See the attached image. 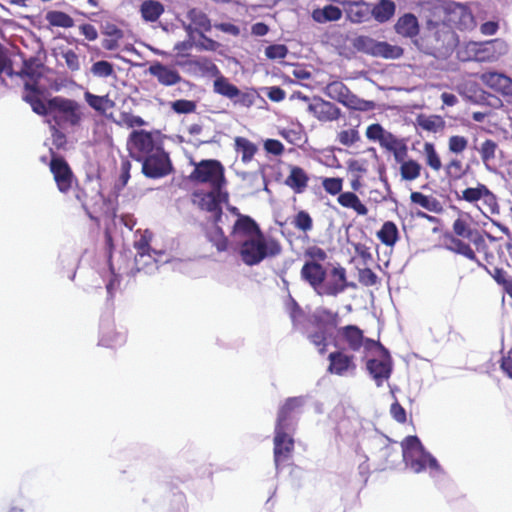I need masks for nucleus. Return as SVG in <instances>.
<instances>
[{
    "label": "nucleus",
    "instance_id": "63",
    "mask_svg": "<svg viewBox=\"0 0 512 512\" xmlns=\"http://www.w3.org/2000/svg\"><path fill=\"white\" fill-rule=\"evenodd\" d=\"M171 107L176 113L188 114L196 110V103L191 100L179 99L172 102Z\"/></svg>",
    "mask_w": 512,
    "mask_h": 512
},
{
    "label": "nucleus",
    "instance_id": "40",
    "mask_svg": "<svg viewBox=\"0 0 512 512\" xmlns=\"http://www.w3.org/2000/svg\"><path fill=\"white\" fill-rule=\"evenodd\" d=\"M452 230L455 235H447L446 236V248L448 249L449 239L457 238L461 240L460 238L464 239H472L474 233L476 230L472 229L468 220L464 218L463 216H459L452 224Z\"/></svg>",
    "mask_w": 512,
    "mask_h": 512
},
{
    "label": "nucleus",
    "instance_id": "38",
    "mask_svg": "<svg viewBox=\"0 0 512 512\" xmlns=\"http://www.w3.org/2000/svg\"><path fill=\"white\" fill-rule=\"evenodd\" d=\"M425 165L433 172L438 173L442 168L441 156L432 142H424L421 152Z\"/></svg>",
    "mask_w": 512,
    "mask_h": 512
},
{
    "label": "nucleus",
    "instance_id": "13",
    "mask_svg": "<svg viewBox=\"0 0 512 512\" xmlns=\"http://www.w3.org/2000/svg\"><path fill=\"white\" fill-rule=\"evenodd\" d=\"M152 238L153 233L149 230H144L134 241V248L136 250L135 267L137 271H141L148 266H156V256L161 255V252L151 248Z\"/></svg>",
    "mask_w": 512,
    "mask_h": 512
},
{
    "label": "nucleus",
    "instance_id": "55",
    "mask_svg": "<svg viewBox=\"0 0 512 512\" xmlns=\"http://www.w3.org/2000/svg\"><path fill=\"white\" fill-rule=\"evenodd\" d=\"M468 147V139L462 135H452L448 139V150L453 154H462Z\"/></svg>",
    "mask_w": 512,
    "mask_h": 512
},
{
    "label": "nucleus",
    "instance_id": "5",
    "mask_svg": "<svg viewBox=\"0 0 512 512\" xmlns=\"http://www.w3.org/2000/svg\"><path fill=\"white\" fill-rule=\"evenodd\" d=\"M403 459L408 467L415 473H420L426 468L440 470L436 458L428 453L417 436H407L401 443Z\"/></svg>",
    "mask_w": 512,
    "mask_h": 512
},
{
    "label": "nucleus",
    "instance_id": "19",
    "mask_svg": "<svg viewBox=\"0 0 512 512\" xmlns=\"http://www.w3.org/2000/svg\"><path fill=\"white\" fill-rule=\"evenodd\" d=\"M308 111L320 122H333L341 116V110L334 103L321 97H314L309 102Z\"/></svg>",
    "mask_w": 512,
    "mask_h": 512
},
{
    "label": "nucleus",
    "instance_id": "28",
    "mask_svg": "<svg viewBox=\"0 0 512 512\" xmlns=\"http://www.w3.org/2000/svg\"><path fill=\"white\" fill-rule=\"evenodd\" d=\"M219 223L220 222H215V219H212L211 225L204 227V235L207 241L216 248L217 252L222 253L228 250L229 239L219 226Z\"/></svg>",
    "mask_w": 512,
    "mask_h": 512
},
{
    "label": "nucleus",
    "instance_id": "22",
    "mask_svg": "<svg viewBox=\"0 0 512 512\" xmlns=\"http://www.w3.org/2000/svg\"><path fill=\"white\" fill-rule=\"evenodd\" d=\"M300 276L318 294L319 289L323 286V281L326 279L327 270L320 263L304 262L300 270Z\"/></svg>",
    "mask_w": 512,
    "mask_h": 512
},
{
    "label": "nucleus",
    "instance_id": "8",
    "mask_svg": "<svg viewBox=\"0 0 512 512\" xmlns=\"http://www.w3.org/2000/svg\"><path fill=\"white\" fill-rule=\"evenodd\" d=\"M324 94L352 110L369 111L375 107L373 101L359 98L341 81L328 83L324 88Z\"/></svg>",
    "mask_w": 512,
    "mask_h": 512
},
{
    "label": "nucleus",
    "instance_id": "35",
    "mask_svg": "<svg viewBox=\"0 0 512 512\" xmlns=\"http://www.w3.org/2000/svg\"><path fill=\"white\" fill-rule=\"evenodd\" d=\"M84 99L93 110L101 115H105L108 110L115 107V102L108 94L99 96L91 93L90 91H86L84 93Z\"/></svg>",
    "mask_w": 512,
    "mask_h": 512
},
{
    "label": "nucleus",
    "instance_id": "17",
    "mask_svg": "<svg viewBox=\"0 0 512 512\" xmlns=\"http://www.w3.org/2000/svg\"><path fill=\"white\" fill-rule=\"evenodd\" d=\"M374 350L379 351L381 359H370L366 363V368L369 374L374 379L378 387L382 386L384 381H387L392 373V358L387 348L381 343L380 346H375Z\"/></svg>",
    "mask_w": 512,
    "mask_h": 512
},
{
    "label": "nucleus",
    "instance_id": "56",
    "mask_svg": "<svg viewBox=\"0 0 512 512\" xmlns=\"http://www.w3.org/2000/svg\"><path fill=\"white\" fill-rule=\"evenodd\" d=\"M360 140L359 132L356 128H350L347 130H342L337 134V141L346 147H350L354 145L356 142Z\"/></svg>",
    "mask_w": 512,
    "mask_h": 512
},
{
    "label": "nucleus",
    "instance_id": "58",
    "mask_svg": "<svg viewBox=\"0 0 512 512\" xmlns=\"http://www.w3.org/2000/svg\"><path fill=\"white\" fill-rule=\"evenodd\" d=\"M324 190L330 195L342 193L343 179L339 177H327L322 180Z\"/></svg>",
    "mask_w": 512,
    "mask_h": 512
},
{
    "label": "nucleus",
    "instance_id": "32",
    "mask_svg": "<svg viewBox=\"0 0 512 512\" xmlns=\"http://www.w3.org/2000/svg\"><path fill=\"white\" fill-rule=\"evenodd\" d=\"M381 148L392 153L396 162L402 161L408 156V147L405 139L398 138L391 132L381 144Z\"/></svg>",
    "mask_w": 512,
    "mask_h": 512
},
{
    "label": "nucleus",
    "instance_id": "30",
    "mask_svg": "<svg viewBox=\"0 0 512 512\" xmlns=\"http://www.w3.org/2000/svg\"><path fill=\"white\" fill-rule=\"evenodd\" d=\"M394 30L404 38H414L420 32L418 18L410 12L401 15L394 25Z\"/></svg>",
    "mask_w": 512,
    "mask_h": 512
},
{
    "label": "nucleus",
    "instance_id": "7",
    "mask_svg": "<svg viewBox=\"0 0 512 512\" xmlns=\"http://www.w3.org/2000/svg\"><path fill=\"white\" fill-rule=\"evenodd\" d=\"M190 179L197 183L209 184L217 190L225 188L227 184L224 166L214 159L201 160L197 163L190 174Z\"/></svg>",
    "mask_w": 512,
    "mask_h": 512
},
{
    "label": "nucleus",
    "instance_id": "62",
    "mask_svg": "<svg viewBox=\"0 0 512 512\" xmlns=\"http://www.w3.org/2000/svg\"><path fill=\"white\" fill-rule=\"evenodd\" d=\"M48 125H49L50 131H51L53 145L58 149L64 148L65 145L67 144V138H66V135L64 134V132L62 131V130H64L63 127H60V126L56 127V125H53V124H48Z\"/></svg>",
    "mask_w": 512,
    "mask_h": 512
},
{
    "label": "nucleus",
    "instance_id": "42",
    "mask_svg": "<svg viewBox=\"0 0 512 512\" xmlns=\"http://www.w3.org/2000/svg\"><path fill=\"white\" fill-rule=\"evenodd\" d=\"M443 169L446 178L451 183L461 180L467 174L468 166H465L458 158H451L443 166Z\"/></svg>",
    "mask_w": 512,
    "mask_h": 512
},
{
    "label": "nucleus",
    "instance_id": "36",
    "mask_svg": "<svg viewBox=\"0 0 512 512\" xmlns=\"http://www.w3.org/2000/svg\"><path fill=\"white\" fill-rule=\"evenodd\" d=\"M234 148L236 153L241 155V161L244 164L250 163L258 152V146L242 136L235 137Z\"/></svg>",
    "mask_w": 512,
    "mask_h": 512
},
{
    "label": "nucleus",
    "instance_id": "20",
    "mask_svg": "<svg viewBox=\"0 0 512 512\" xmlns=\"http://www.w3.org/2000/svg\"><path fill=\"white\" fill-rule=\"evenodd\" d=\"M327 371L331 374L344 376L356 369L355 357L344 350H337L328 355Z\"/></svg>",
    "mask_w": 512,
    "mask_h": 512
},
{
    "label": "nucleus",
    "instance_id": "16",
    "mask_svg": "<svg viewBox=\"0 0 512 512\" xmlns=\"http://www.w3.org/2000/svg\"><path fill=\"white\" fill-rule=\"evenodd\" d=\"M274 463L276 470L287 466L292 459L294 452V439L287 433L286 429L275 428L274 435Z\"/></svg>",
    "mask_w": 512,
    "mask_h": 512
},
{
    "label": "nucleus",
    "instance_id": "23",
    "mask_svg": "<svg viewBox=\"0 0 512 512\" xmlns=\"http://www.w3.org/2000/svg\"><path fill=\"white\" fill-rule=\"evenodd\" d=\"M303 397H289L279 408L275 428L289 430L294 414L303 406Z\"/></svg>",
    "mask_w": 512,
    "mask_h": 512
},
{
    "label": "nucleus",
    "instance_id": "21",
    "mask_svg": "<svg viewBox=\"0 0 512 512\" xmlns=\"http://www.w3.org/2000/svg\"><path fill=\"white\" fill-rule=\"evenodd\" d=\"M148 73L155 77L160 85L166 87L177 85L182 81V76L177 69L158 61L149 66Z\"/></svg>",
    "mask_w": 512,
    "mask_h": 512
},
{
    "label": "nucleus",
    "instance_id": "47",
    "mask_svg": "<svg viewBox=\"0 0 512 512\" xmlns=\"http://www.w3.org/2000/svg\"><path fill=\"white\" fill-rule=\"evenodd\" d=\"M404 54V49L398 45H392L386 41H377L374 57L385 59H398Z\"/></svg>",
    "mask_w": 512,
    "mask_h": 512
},
{
    "label": "nucleus",
    "instance_id": "14",
    "mask_svg": "<svg viewBox=\"0 0 512 512\" xmlns=\"http://www.w3.org/2000/svg\"><path fill=\"white\" fill-rule=\"evenodd\" d=\"M350 287L355 288V284L348 281L346 269L342 266H337L327 272L326 279L323 281V286L319 289L318 295L336 297Z\"/></svg>",
    "mask_w": 512,
    "mask_h": 512
},
{
    "label": "nucleus",
    "instance_id": "44",
    "mask_svg": "<svg viewBox=\"0 0 512 512\" xmlns=\"http://www.w3.org/2000/svg\"><path fill=\"white\" fill-rule=\"evenodd\" d=\"M477 150L484 166L490 169V166L494 164L496 160V153L499 150L498 144L492 139H486Z\"/></svg>",
    "mask_w": 512,
    "mask_h": 512
},
{
    "label": "nucleus",
    "instance_id": "54",
    "mask_svg": "<svg viewBox=\"0 0 512 512\" xmlns=\"http://www.w3.org/2000/svg\"><path fill=\"white\" fill-rule=\"evenodd\" d=\"M303 255L305 258V262L322 264V262H324L327 259L326 251L316 245L310 246L307 249H305Z\"/></svg>",
    "mask_w": 512,
    "mask_h": 512
},
{
    "label": "nucleus",
    "instance_id": "18",
    "mask_svg": "<svg viewBox=\"0 0 512 512\" xmlns=\"http://www.w3.org/2000/svg\"><path fill=\"white\" fill-rule=\"evenodd\" d=\"M469 49L473 58L478 62H494L506 53V44L500 39H493L483 43H471Z\"/></svg>",
    "mask_w": 512,
    "mask_h": 512
},
{
    "label": "nucleus",
    "instance_id": "4",
    "mask_svg": "<svg viewBox=\"0 0 512 512\" xmlns=\"http://www.w3.org/2000/svg\"><path fill=\"white\" fill-rule=\"evenodd\" d=\"M449 243L450 244L448 245V250L456 254H460L470 261L476 263L477 266L485 270L486 273L497 283V285L502 288L503 292L512 299V275L507 270L501 267H494L493 269H489L479 260L471 245L463 240L451 237L449 239Z\"/></svg>",
    "mask_w": 512,
    "mask_h": 512
},
{
    "label": "nucleus",
    "instance_id": "25",
    "mask_svg": "<svg viewBox=\"0 0 512 512\" xmlns=\"http://www.w3.org/2000/svg\"><path fill=\"white\" fill-rule=\"evenodd\" d=\"M126 342V332L117 331L113 324H103L100 329L99 345L116 349Z\"/></svg>",
    "mask_w": 512,
    "mask_h": 512
},
{
    "label": "nucleus",
    "instance_id": "59",
    "mask_svg": "<svg viewBox=\"0 0 512 512\" xmlns=\"http://www.w3.org/2000/svg\"><path fill=\"white\" fill-rule=\"evenodd\" d=\"M61 57L70 71L76 72L80 69V59L74 50L69 48L61 50Z\"/></svg>",
    "mask_w": 512,
    "mask_h": 512
},
{
    "label": "nucleus",
    "instance_id": "50",
    "mask_svg": "<svg viewBox=\"0 0 512 512\" xmlns=\"http://www.w3.org/2000/svg\"><path fill=\"white\" fill-rule=\"evenodd\" d=\"M371 4L365 1L353 2L348 10L349 18L352 22L360 23L363 22L368 13L370 12Z\"/></svg>",
    "mask_w": 512,
    "mask_h": 512
},
{
    "label": "nucleus",
    "instance_id": "15",
    "mask_svg": "<svg viewBox=\"0 0 512 512\" xmlns=\"http://www.w3.org/2000/svg\"><path fill=\"white\" fill-rule=\"evenodd\" d=\"M52 157L49 162V169L53 175L58 190L61 193H68L75 179L74 173L64 157L57 155L51 150Z\"/></svg>",
    "mask_w": 512,
    "mask_h": 512
},
{
    "label": "nucleus",
    "instance_id": "26",
    "mask_svg": "<svg viewBox=\"0 0 512 512\" xmlns=\"http://www.w3.org/2000/svg\"><path fill=\"white\" fill-rule=\"evenodd\" d=\"M102 47L107 51H115L120 47V42L124 39V31L116 24L106 22L101 26Z\"/></svg>",
    "mask_w": 512,
    "mask_h": 512
},
{
    "label": "nucleus",
    "instance_id": "6",
    "mask_svg": "<svg viewBox=\"0 0 512 512\" xmlns=\"http://www.w3.org/2000/svg\"><path fill=\"white\" fill-rule=\"evenodd\" d=\"M456 199L477 207L483 215L489 213L498 215L500 205L497 196L483 183L477 182L475 187H466L460 193L456 192Z\"/></svg>",
    "mask_w": 512,
    "mask_h": 512
},
{
    "label": "nucleus",
    "instance_id": "48",
    "mask_svg": "<svg viewBox=\"0 0 512 512\" xmlns=\"http://www.w3.org/2000/svg\"><path fill=\"white\" fill-rule=\"evenodd\" d=\"M417 125L425 131L437 133L444 129L445 121L438 115H419L417 117Z\"/></svg>",
    "mask_w": 512,
    "mask_h": 512
},
{
    "label": "nucleus",
    "instance_id": "43",
    "mask_svg": "<svg viewBox=\"0 0 512 512\" xmlns=\"http://www.w3.org/2000/svg\"><path fill=\"white\" fill-rule=\"evenodd\" d=\"M377 237L382 244L393 247L399 240V230L397 225L392 221H386L382 224L377 232Z\"/></svg>",
    "mask_w": 512,
    "mask_h": 512
},
{
    "label": "nucleus",
    "instance_id": "9",
    "mask_svg": "<svg viewBox=\"0 0 512 512\" xmlns=\"http://www.w3.org/2000/svg\"><path fill=\"white\" fill-rule=\"evenodd\" d=\"M229 193L225 188H211L210 191H195L193 193V202L197 206L206 212L211 213V220L215 219V222H221L223 211L221 204L228 203Z\"/></svg>",
    "mask_w": 512,
    "mask_h": 512
},
{
    "label": "nucleus",
    "instance_id": "29",
    "mask_svg": "<svg viewBox=\"0 0 512 512\" xmlns=\"http://www.w3.org/2000/svg\"><path fill=\"white\" fill-rule=\"evenodd\" d=\"M43 64L40 59L37 57H30L29 59L23 60L22 68L19 72H17V76L28 79L26 83L30 85H35L38 88V82L43 75Z\"/></svg>",
    "mask_w": 512,
    "mask_h": 512
},
{
    "label": "nucleus",
    "instance_id": "24",
    "mask_svg": "<svg viewBox=\"0 0 512 512\" xmlns=\"http://www.w3.org/2000/svg\"><path fill=\"white\" fill-rule=\"evenodd\" d=\"M480 80L495 92L512 95V79L502 73L486 72L480 76Z\"/></svg>",
    "mask_w": 512,
    "mask_h": 512
},
{
    "label": "nucleus",
    "instance_id": "64",
    "mask_svg": "<svg viewBox=\"0 0 512 512\" xmlns=\"http://www.w3.org/2000/svg\"><path fill=\"white\" fill-rule=\"evenodd\" d=\"M256 96L253 92H243L238 88V95L235 96L231 101L234 105L249 108L254 105Z\"/></svg>",
    "mask_w": 512,
    "mask_h": 512
},
{
    "label": "nucleus",
    "instance_id": "53",
    "mask_svg": "<svg viewBox=\"0 0 512 512\" xmlns=\"http://www.w3.org/2000/svg\"><path fill=\"white\" fill-rule=\"evenodd\" d=\"M389 133L378 123L371 124L366 129V137L371 141L378 142L380 146Z\"/></svg>",
    "mask_w": 512,
    "mask_h": 512
},
{
    "label": "nucleus",
    "instance_id": "51",
    "mask_svg": "<svg viewBox=\"0 0 512 512\" xmlns=\"http://www.w3.org/2000/svg\"><path fill=\"white\" fill-rule=\"evenodd\" d=\"M377 40L369 36H358L353 41V46L360 52L369 54L371 56L375 55Z\"/></svg>",
    "mask_w": 512,
    "mask_h": 512
},
{
    "label": "nucleus",
    "instance_id": "33",
    "mask_svg": "<svg viewBox=\"0 0 512 512\" xmlns=\"http://www.w3.org/2000/svg\"><path fill=\"white\" fill-rule=\"evenodd\" d=\"M396 12V4L393 0H379L371 5L370 13L378 23H386L393 18Z\"/></svg>",
    "mask_w": 512,
    "mask_h": 512
},
{
    "label": "nucleus",
    "instance_id": "46",
    "mask_svg": "<svg viewBox=\"0 0 512 512\" xmlns=\"http://www.w3.org/2000/svg\"><path fill=\"white\" fill-rule=\"evenodd\" d=\"M313 19L318 23L338 21L342 17V11L334 5H326L322 9H316L312 13Z\"/></svg>",
    "mask_w": 512,
    "mask_h": 512
},
{
    "label": "nucleus",
    "instance_id": "57",
    "mask_svg": "<svg viewBox=\"0 0 512 512\" xmlns=\"http://www.w3.org/2000/svg\"><path fill=\"white\" fill-rule=\"evenodd\" d=\"M91 72L94 76L107 78L114 74V67L110 62L100 60L91 66Z\"/></svg>",
    "mask_w": 512,
    "mask_h": 512
},
{
    "label": "nucleus",
    "instance_id": "60",
    "mask_svg": "<svg viewBox=\"0 0 512 512\" xmlns=\"http://www.w3.org/2000/svg\"><path fill=\"white\" fill-rule=\"evenodd\" d=\"M358 281L365 287H371L377 284L378 276L370 268H362L358 270Z\"/></svg>",
    "mask_w": 512,
    "mask_h": 512
},
{
    "label": "nucleus",
    "instance_id": "39",
    "mask_svg": "<svg viewBox=\"0 0 512 512\" xmlns=\"http://www.w3.org/2000/svg\"><path fill=\"white\" fill-rule=\"evenodd\" d=\"M410 200L413 204L419 205L429 212L440 213L443 210V206L438 199L418 191H414L410 194Z\"/></svg>",
    "mask_w": 512,
    "mask_h": 512
},
{
    "label": "nucleus",
    "instance_id": "61",
    "mask_svg": "<svg viewBox=\"0 0 512 512\" xmlns=\"http://www.w3.org/2000/svg\"><path fill=\"white\" fill-rule=\"evenodd\" d=\"M288 54V48L284 44H272L266 47L265 55L271 60L284 59Z\"/></svg>",
    "mask_w": 512,
    "mask_h": 512
},
{
    "label": "nucleus",
    "instance_id": "52",
    "mask_svg": "<svg viewBox=\"0 0 512 512\" xmlns=\"http://www.w3.org/2000/svg\"><path fill=\"white\" fill-rule=\"evenodd\" d=\"M292 225L294 228L308 232L313 228V220L310 214L305 210H300L293 218Z\"/></svg>",
    "mask_w": 512,
    "mask_h": 512
},
{
    "label": "nucleus",
    "instance_id": "11",
    "mask_svg": "<svg viewBox=\"0 0 512 512\" xmlns=\"http://www.w3.org/2000/svg\"><path fill=\"white\" fill-rule=\"evenodd\" d=\"M161 146L162 144L154 138L153 134L145 130H134L127 141L130 156L138 162Z\"/></svg>",
    "mask_w": 512,
    "mask_h": 512
},
{
    "label": "nucleus",
    "instance_id": "2",
    "mask_svg": "<svg viewBox=\"0 0 512 512\" xmlns=\"http://www.w3.org/2000/svg\"><path fill=\"white\" fill-rule=\"evenodd\" d=\"M22 98L31 106L34 113L47 117V124L69 129L79 127L82 123L84 115L81 105L76 100L55 96L44 101L39 88L29 83L24 84Z\"/></svg>",
    "mask_w": 512,
    "mask_h": 512
},
{
    "label": "nucleus",
    "instance_id": "31",
    "mask_svg": "<svg viewBox=\"0 0 512 512\" xmlns=\"http://www.w3.org/2000/svg\"><path fill=\"white\" fill-rule=\"evenodd\" d=\"M284 183L296 194H301L308 187L309 176L302 167L289 165V174L286 177Z\"/></svg>",
    "mask_w": 512,
    "mask_h": 512
},
{
    "label": "nucleus",
    "instance_id": "37",
    "mask_svg": "<svg viewBox=\"0 0 512 512\" xmlns=\"http://www.w3.org/2000/svg\"><path fill=\"white\" fill-rule=\"evenodd\" d=\"M399 173L401 179L404 181L412 182L421 176L423 166L417 160L412 158H404L402 161H398Z\"/></svg>",
    "mask_w": 512,
    "mask_h": 512
},
{
    "label": "nucleus",
    "instance_id": "10",
    "mask_svg": "<svg viewBox=\"0 0 512 512\" xmlns=\"http://www.w3.org/2000/svg\"><path fill=\"white\" fill-rule=\"evenodd\" d=\"M337 339L351 352H358L361 348L370 352L374 350L375 346H380L379 341L365 337L363 330L353 324L337 328Z\"/></svg>",
    "mask_w": 512,
    "mask_h": 512
},
{
    "label": "nucleus",
    "instance_id": "34",
    "mask_svg": "<svg viewBox=\"0 0 512 512\" xmlns=\"http://www.w3.org/2000/svg\"><path fill=\"white\" fill-rule=\"evenodd\" d=\"M337 202L343 208L352 209L357 215L366 216L368 214V208L354 192L340 193L337 197Z\"/></svg>",
    "mask_w": 512,
    "mask_h": 512
},
{
    "label": "nucleus",
    "instance_id": "27",
    "mask_svg": "<svg viewBox=\"0 0 512 512\" xmlns=\"http://www.w3.org/2000/svg\"><path fill=\"white\" fill-rule=\"evenodd\" d=\"M187 18L190 24L185 25V30L188 34L197 32L199 35L209 32L212 28L211 21L206 13L198 8H192L187 12Z\"/></svg>",
    "mask_w": 512,
    "mask_h": 512
},
{
    "label": "nucleus",
    "instance_id": "3",
    "mask_svg": "<svg viewBox=\"0 0 512 512\" xmlns=\"http://www.w3.org/2000/svg\"><path fill=\"white\" fill-rule=\"evenodd\" d=\"M307 322L314 329L307 335L308 340L317 348L320 354H325L332 331L338 328L339 313L325 307H318L309 315Z\"/></svg>",
    "mask_w": 512,
    "mask_h": 512
},
{
    "label": "nucleus",
    "instance_id": "12",
    "mask_svg": "<svg viewBox=\"0 0 512 512\" xmlns=\"http://www.w3.org/2000/svg\"><path fill=\"white\" fill-rule=\"evenodd\" d=\"M142 163V173L151 179H158L169 175L173 171V165L163 146L146 156Z\"/></svg>",
    "mask_w": 512,
    "mask_h": 512
},
{
    "label": "nucleus",
    "instance_id": "45",
    "mask_svg": "<svg viewBox=\"0 0 512 512\" xmlns=\"http://www.w3.org/2000/svg\"><path fill=\"white\" fill-rule=\"evenodd\" d=\"M213 91L229 100L234 99L235 96L238 95V87L232 84L224 75L218 76V78L214 80Z\"/></svg>",
    "mask_w": 512,
    "mask_h": 512
},
{
    "label": "nucleus",
    "instance_id": "41",
    "mask_svg": "<svg viewBox=\"0 0 512 512\" xmlns=\"http://www.w3.org/2000/svg\"><path fill=\"white\" fill-rule=\"evenodd\" d=\"M164 11V5L156 0H145L140 6L141 16L146 22L157 21Z\"/></svg>",
    "mask_w": 512,
    "mask_h": 512
},
{
    "label": "nucleus",
    "instance_id": "1",
    "mask_svg": "<svg viewBox=\"0 0 512 512\" xmlns=\"http://www.w3.org/2000/svg\"><path fill=\"white\" fill-rule=\"evenodd\" d=\"M232 235L239 240V256L247 266L260 264L267 258L281 254L280 242L271 236H266L259 224L250 216L239 214L232 227Z\"/></svg>",
    "mask_w": 512,
    "mask_h": 512
},
{
    "label": "nucleus",
    "instance_id": "49",
    "mask_svg": "<svg viewBox=\"0 0 512 512\" xmlns=\"http://www.w3.org/2000/svg\"><path fill=\"white\" fill-rule=\"evenodd\" d=\"M46 21L51 26L71 28L74 26V19L65 12L52 10L45 15Z\"/></svg>",
    "mask_w": 512,
    "mask_h": 512
}]
</instances>
